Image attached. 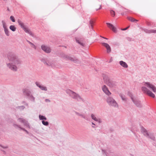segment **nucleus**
I'll list each match as a JSON object with an SVG mask.
<instances>
[{"label": "nucleus", "mask_w": 156, "mask_h": 156, "mask_svg": "<svg viewBox=\"0 0 156 156\" xmlns=\"http://www.w3.org/2000/svg\"><path fill=\"white\" fill-rule=\"evenodd\" d=\"M7 57L9 63H6L7 67L10 70L16 72L17 70V66H20L22 61L14 52H9L7 54Z\"/></svg>", "instance_id": "1"}, {"label": "nucleus", "mask_w": 156, "mask_h": 156, "mask_svg": "<svg viewBox=\"0 0 156 156\" xmlns=\"http://www.w3.org/2000/svg\"><path fill=\"white\" fill-rule=\"evenodd\" d=\"M66 92L72 98L78 101H82L83 102L84 101L83 99L79 94L70 89L67 90H66Z\"/></svg>", "instance_id": "2"}, {"label": "nucleus", "mask_w": 156, "mask_h": 156, "mask_svg": "<svg viewBox=\"0 0 156 156\" xmlns=\"http://www.w3.org/2000/svg\"><path fill=\"white\" fill-rule=\"evenodd\" d=\"M103 77L105 83L110 87H115L117 83L111 80L105 75H103Z\"/></svg>", "instance_id": "3"}, {"label": "nucleus", "mask_w": 156, "mask_h": 156, "mask_svg": "<svg viewBox=\"0 0 156 156\" xmlns=\"http://www.w3.org/2000/svg\"><path fill=\"white\" fill-rule=\"evenodd\" d=\"M107 102L110 106H112L115 107H118L117 104L115 100L112 98L109 97L107 98Z\"/></svg>", "instance_id": "4"}, {"label": "nucleus", "mask_w": 156, "mask_h": 156, "mask_svg": "<svg viewBox=\"0 0 156 156\" xmlns=\"http://www.w3.org/2000/svg\"><path fill=\"white\" fill-rule=\"evenodd\" d=\"M130 96L132 101L136 106L139 108H141L142 107L143 105L140 101L136 98L134 99L132 94Z\"/></svg>", "instance_id": "5"}, {"label": "nucleus", "mask_w": 156, "mask_h": 156, "mask_svg": "<svg viewBox=\"0 0 156 156\" xmlns=\"http://www.w3.org/2000/svg\"><path fill=\"white\" fill-rule=\"evenodd\" d=\"M141 90L144 93L146 94L152 98H155V95L146 87H141Z\"/></svg>", "instance_id": "6"}, {"label": "nucleus", "mask_w": 156, "mask_h": 156, "mask_svg": "<svg viewBox=\"0 0 156 156\" xmlns=\"http://www.w3.org/2000/svg\"><path fill=\"white\" fill-rule=\"evenodd\" d=\"M2 23L3 27L4 29V32L5 34L7 36H9V32L8 30V28H7V27L5 21L2 20Z\"/></svg>", "instance_id": "7"}, {"label": "nucleus", "mask_w": 156, "mask_h": 156, "mask_svg": "<svg viewBox=\"0 0 156 156\" xmlns=\"http://www.w3.org/2000/svg\"><path fill=\"white\" fill-rule=\"evenodd\" d=\"M62 57L65 59H66V60H70L71 61H73L74 62H77L78 60L77 59L75 60L73 58L68 55L64 54L62 55Z\"/></svg>", "instance_id": "8"}, {"label": "nucleus", "mask_w": 156, "mask_h": 156, "mask_svg": "<svg viewBox=\"0 0 156 156\" xmlns=\"http://www.w3.org/2000/svg\"><path fill=\"white\" fill-rule=\"evenodd\" d=\"M145 83V85H147L148 87L151 89L154 92H156V88L154 85L150 83L149 82H147Z\"/></svg>", "instance_id": "9"}, {"label": "nucleus", "mask_w": 156, "mask_h": 156, "mask_svg": "<svg viewBox=\"0 0 156 156\" xmlns=\"http://www.w3.org/2000/svg\"><path fill=\"white\" fill-rule=\"evenodd\" d=\"M102 45L106 48L107 52L108 53H109L111 52V48L110 45L108 44L103 42L102 43Z\"/></svg>", "instance_id": "10"}, {"label": "nucleus", "mask_w": 156, "mask_h": 156, "mask_svg": "<svg viewBox=\"0 0 156 156\" xmlns=\"http://www.w3.org/2000/svg\"><path fill=\"white\" fill-rule=\"evenodd\" d=\"M41 48L45 52L47 53H49L51 51L50 48L45 45H42L41 46Z\"/></svg>", "instance_id": "11"}, {"label": "nucleus", "mask_w": 156, "mask_h": 156, "mask_svg": "<svg viewBox=\"0 0 156 156\" xmlns=\"http://www.w3.org/2000/svg\"><path fill=\"white\" fill-rule=\"evenodd\" d=\"M102 90L103 92L108 96L110 95L111 93L109 91L105 85H104L102 87Z\"/></svg>", "instance_id": "12"}, {"label": "nucleus", "mask_w": 156, "mask_h": 156, "mask_svg": "<svg viewBox=\"0 0 156 156\" xmlns=\"http://www.w3.org/2000/svg\"><path fill=\"white\" fill-rule=\"evenodd\" d=\"M23 29L26 33H28L32 37H35V36L28 28L25 27Z\"/></svg>", "instance_id": "13"}, {"label": "nucleus", "mask_w": 156, "mask_h": 156, "mask_svg": "<svg viewBox=\"0 0 156 156\" xmlns=\"http://www.w3.org/2000/svg\"><path fill=\"white\" fill-rule=\"evenodd\" d=\"M36 86L41 89L42 90L47 91V89L46 87L44 86L41 84L40 83L37 82H36L35 83Z\"/></svg>", "instance_id": "14"}, {"label": "nucleus", "mask_w": 156, "mask_h": 156, "mask_svg": "<svg viewBox=\"0 0 156 156\" xmlns=\"http://www.w3.org/2000/svg\"><path fill=\"white\" fill-rule=\"evenodd\" d=\"M23 93L25 95H26L28 97L29 96H30L31 95V92L28 89L25 88L23 89Z\"/></svg>", "instance_id": "15"}, {"label": "nucleus", "mask_w": 156, "mask_h": 156, "mask_svg": "<svg viewBox=\"0 0 156 156\" xmlns=\"http://www.w3.org/2000/svg\"><path fill=\"white\" fill-rule=\"evenodd\" d=\"M106 24L108 27L110 28L114 32L116 33L117 32V31L115 27L113 26V25L108 23H107Z\"/></svg>", "instance_id": "16"}, {"label": "nucleus", "mask_w": 156, "mask_h": 156, "mask_svg": "<svg viewBox=\"0 0 156 156\" xmlns=\"http://www.w3.org/2000/svg\"><path fill=\"white\" fill-rule=\"evenodd\" d=\"M140 131L145 136H146L148 133L146 129H145L143 126H141Z\"/></svg>", "instance_id": "17"}, {"label": "nucleus", "mask_w": 156, "mask_h": 156, "mask_svg": "<svg viewBox=\"0 0 156 156\" xmlns=\"http://www.w3.org/2000/svg\"><path fill=\"white\" fill-rule=\"evenodd\" d=\"M143 30H144V31L146 33H148L150 34L151 33H156V30H149L148 29H143Z\"/></svg>", "instance_id": "18"}, {"label": "nucleus", "mask_w": 156, "mask_h": 156, "mask_svg": "<svg viewBox=\"0 0 156 156\" xmlns=\"http://www.w3.org/2000/svg\"><path fill=\"white\" fill-rule=\"evenodd\" d=\"M145 136L147 138H150L153 140H155V137L152 134H149L148 133Z\"/></svg>", "instance_id": "19"}, {"label": "nucleus", "mask_w": 156, "mask_h": 156, "mask_svg": "<svg viewBox=\"0 0 156 156\" xmlns=\"http://www.w3.org/2000/svg\"><path fill=\"white\" fill-rule=\"evenodd\" d=\"M120 64L122 67L125 68H127L128 67V66L126 63L122 61H121L119 62Z\"/></svg>", "instance_id": "20"}, {"label": "nucleus", "mask_w": 156, "mask_h": 156, "mask_svg": "<svg viewBox=\"0 0 156 156\" xmlns=\"http://www.w3.org/2000/svg\"><path fill=\"white\" fill-rule=\"evenodd\" d=\"M18 23L19 25L20 26L22 29H23V28L25 27L24 25V23L20 20L19 19L18 20Z\"/></svg>", "instance_id": "21"}, {"label": "nucleus", "mask_w": 156, "mask_h": 156, "mask_svg": "<svg viewBox=\"0 0 156 156\" xmlns=\"http://www.w3.org/2000/svg\"><path fill=\"white\" fill-rule=\"evenodd\" d=\"M127 18L129 20H130L132 22L136 23L138 21V20L135 19L131 17H127Z\"/></svg>", "instance_id": "22"}, {"label": "nucleus", "mask_w": 156, "mask_h": 156, "mask_svg": "<svg viewBox=\"0 0 156 156\" xmlns=\"http://www.w3.org/2000/svg\"><path fill=\"white\" fill-rule=\"evenodd\" d=\"M13 125L14 127H15L16 128H19L21 130H22L24 131H25V130H26L24 128L21 127L20 125H17L16 124H13Z\"/></svg>", "instance_id": "23"}, {"label": "nucleus", "mask_w": 156, "mask_h": 156, "mask_svg": "<svg viewBox=\"0 0 156 156\" xmlns=\"http://www.w3.org/2000/svg\"><path fill=\"white\" fill-rule=\"evenodd\" d=\"M39 118L40 120H42V121H44V120H47V118L44 116L39 115Z\"/></svg>", "instance_id": "24"}, {"label": "nucleus", "mask_w": 156, "mask_h": 156, "mask_svg": "<svg viewBox=\"0 0 156 156\" xmlns=\"http://www.w3.org/2000/svg\"><path fill=\"white\" fill-rule=\"evenodd\" d=\"M28 98L31 101L34 102H35V98L33 96L32 94L30 95V96H29V97H28Z\"/></svg>", "instance_id": "25"}, {"label": "nucleus", "mask_w": 156, "mask_h": 156, "mask_svg": "<svg viewBox=\"0 0 156 156\" xmlns=\"http://www.w3.org/2000/svg\"><path fill=\"white\" fill-rule=\"evenodd\" d=\"M10 29L13 32H14L16 30V27L14 25H11L9 27Z\"/></svg>", "instance_id": "26"}, {"label": "nucleus", "mask_w": 156, "mask_h": 156, "mask_svg": "<svg viewBox=\"0 0 156 156\" xmlns=\"http://www.w3.org/2000/svg\"><path fill=\"white\" fill-rule=\"evenodd\" d=\"M25 108V107L23 106H17L16 107V108L17 109H20V111L22 110H23Z\"/></svg>", "instance_id": "27"}, {"label": "nucleus", "mask_w": 156, "mask_h": 156, "mask_svg": "<svg viewBox=\"0 0 156 156\" xmlns=\"http://www.w3.org/2000/svg\"><path fill=\"white\" fill-rule=\"evenodd\" d=\"M76 41L77 43L83 46H84V44L80 41L79 39L76 37L75 38Z\"/></svg>", "instance_id": "28"}, {"label": "nucleus", "mask_w": 156, "mask_h": 156, "mask_svg": "<svg viewBox=\"0 0 156 156\" xmlns=\"http://www.w3.org/2000/svg\"><path fill=\"white\" fill-rule=\"evenodd\" d=\"M94 23V22L92 20H90L89 22V27L90 28L93 29V25Z\"/></svg>", "instance_id": "29"}, {"label": "nucleus", "mask_w": 156, "mask_h": 156, "mask_svg": "<svg viewBox=\"0 0 156 156\" xmlns=\"http://www.w3.org/2000/svg\"><path fill=\"white\" fill-rule=\"evenodd\" d=\"M27 41L31 45V47L32 48H34L35 49L36 48V46L35 45L32 43V42H30V41H29L28 40H27Z\"/></svg>", "instance_id": "30"}, {"label": "nucleus", "mask_w": 156, "mask_h": 156, "mask_svg": "<svg viewBox=\"0 0 156 156\" xmlns=\"http://www.w3.org/2000/svg\"><path fill=\"white\" fill-rule=\"evenodd\" d=\"M42 124L45 126H48L49 125V122L47 121H42Z\"/></svg>", "instance_id": "31"}, {"label": "nucleus", "mask_w": 156, "mask_h": 156, "mask_svg": "<svg viewBox=\"0 0 156 156\" xmlns=\"http://www.w3.org/2000/svg\"><path fill=\"white\" fill-rule=\"evenodd\" d=\"M23 123L24 124V125L26 126L27 127H30V125L28 121H25V120Z\"/></svg>", "instance_id": "32"}, {"label": "nucleus", "mask_w": 156, "mask_h": 156, "mask_svg": "<svg viewBox=\"0 0 156 156\" xmlns=\"http://www.w3.org/2000/svg\"><path fill=\"white\" fill-rule=\"evenodd\" d=\"M41 62H43L45 65L46 63L47 62V59L45 58H42L41 59Z\"/></svg>", "instance_id": "33"}, {"label": "nucleus", "mask_w": 156, "mask_h": 156, "mask_svg": "<svg viewBox=\"0 0 156 156\" xmlns=\"http://www.w3.org/2000/svg\"><path fill=\"white\" fill-rule=\"evenodd\" d=\"M91 117L92 118V119L94 120V121H97V118L95 116V115L93 114H91Z\"/></svg>", "instance_id": "34"}, {"label": "nucleus", "mask_w": 156, "mask_h": 156, "mask_svg": "<svg viewBox=\"0 0 156 156\" xmlns=\"http://www.w3.org/2000/svg\"><path fill=\"white\" fill-rule=\"evenodd\" d=\"M10 20L13 22H14L15 21V20L14 17L13 16H11L10 17Z\"/></svg>", "instance_id": "35"}, {"label": "nucleus", "mask_w": 156, "mask_h": 156, "mask_svg": "<svg viewBox=\"0 0 156 156\" xmlns=\"http://www.w3.org/2000/svg\"><path fill=\"white\" fill-rule=\"evenodd\" d=\"M110 13L112 16H115V12L114 11L112 10H110Z\"/></svg>", "instance_id": "36"}, {"label": "nucleus", "mask_w": 156, "mask_h": 156, "mask_svg": "<svg viewBox=\"0 0 156 156\" xmlns=\"http://www.w3.org/2000/svg\"><path fill=\"white\" fill-rule=\"evenodd\" d=\"M80 116H81V117H82V118H83L87 120H88V118L87 117H86L84 115H83V114H80Z\"/></svg>", "instance_id": "37"}, {"label": "nucleus", "mask_w": 156, "mask_h": 156, "mask_svg": "<svg viewBox=\"0 0 156 156\" xmlns=\"http://www.w3.org/2000/svg\"><path fill=\"white\" fill-rule=\"evenodd\" d=\"M18 120L20 122L22 123H23L24 122V121L25 120L24 119H23L21 118H19L18 119Z\"/></svg>", "instance_id": "38"}, {"label": "nucleus", "mask_w": 156, "mask_h": 156, "mask_svg": "<svg viewBox=\"0 0 156 156\" xmlns=\"http://www.w3.org/2000/svg\"><path fill=\"white\" fill-rule=\"evenodd\" d=\"M147 26H150V27H154V26L152 25V23L150 22H147Z\"/></svg>", "instance_id": "39"}, {"label": "nucleus", "mask_w": 156, "mask_h": 156, "mask_svg": "<svg viewBox=\"0 0 156 156\" xmlns=\"http://www.w3.org/2000/svg\"><path fill=\"white\" fill-rule=\"evenodd\" d=\"M126 38L127 39V41H133V39H132V38H131V37H126Z\"/></svg>", "instance_id": "40"}, {"label": "nucleus", "mask_w": 156, "mask_h": 156, "mask_svg": "<svg viewBox=\"0 0 156 156\" xmlns=\"http://www.w3.org/2000/svg\"><path fill=\"white\" fill-rule=\"evenodd\" d=\"M121 98L122 99L123 101H125L126 100V98H125V96H123L122 95H121Z\"/></svg>", "instance_id": "41"}, {"label": "nucleus", "mask_w": 156, "mask_h": 156, "mask_svg": "<svg viewBox=\"0 0 156 156\" xmlns=\"http://www.w3.org/2000/svg\"><path fill=\"white\" fill-rule=\"evenodd\" d=\"M97 120V121H96L98 122L99 123H100L102 122L101 120L100 119H98Z\"/></svg>", "instance_id": "42"}, {"label": "nucleus", "mask_w": 156, "mask_h": 156, "mask_svg": "<svg viewBox=\"0 0 156 156\" xmlns=\"http://www.w3.org/2000/svg\"><path fill=\"white\" fill-rule=\"evenodd\" d=\"M45 65H46L48 66H51V64L50 63H49L48 62H47L46 63Z\"/></svg>", "instance_id": "43"}, {"label": "nucleus", "mask_w": 156, "mask_h": 156, "mask_svg": "<svg viewBox=\"0 0 156 156\" xmlns=\"http://www.w3.org/2000/svg\"><path fill=\"white\" fill-rule=\"evenodd\" d=\"M1 147H2L3 148H4V149H5V148H8V147L7 146H2V145H1Z\"/></svg>", "instance_id": "44"}, {"label": "nucleus", "mask_w": 156, "mask_h": 156, "mask_svg": "<svg viewBox=\"0 0 156 156\" xmlns=\"http://www.w3.org/2000/svg\"><path fill=\"white\" fill-rule=\"evenodd\" d=\"M74 112L75 113V114L76 115L80 116V113H79L78 112H76V111H74Z\"/></svg>", "instance_id": "45"}, {"label": "nucleus", "mask_w": 156, "mask_h": 156, "mask_svg": "<svg viewBox=\"0 0 156 156\" xmlns=\"http://www.w3.org/2000/svg\"><path fill=\"white\" fill-rule=\"evenodd\" d=\"M45 101L46 102H50V101L49 100V99H45Z\"/></svg>", "instance_id": "46"}, {"label": "nucleus", "mask_w": 156, "mask_h": 156, "mask_svg": "<svg viewBox=\"0 0 156 156\" xmlns=\"http://www.w3.org/2000/svg\"><path fill=\"white\" fill-rule=\"evenodd\" d=\"M101 8V5H100V7L98 9H96V11H98V10L100 9Z\"/></svg>", "instance_id": "47"}, {"label": "nucleus", "mask_w": 156, "mask_h": 156, "mask_svg": "<svg viewBox=\"0 0 156 156\" xmlns=\"http://www.w3.org/2000/svg\"><path fill=\"white\" fill-rule=\"evenodd\" d=\"M112 60H113L112 58V57H111V59H110V61H109V62H111L112 61Z\"/></svg>", "instance_id": "48"}, {"label": "nucleus", "mask_w": 156, "mask_h": 156, "mask_svg": "<svg viewBox=\"0 0 156 156\" xmlns=\"http://www.w3.org/2000/svg\"><path fill=\"white\" fill-rule=\"evenodd\" d=\"M127 30V28H125L122 29V30Z\"/></svg>", "instance_id": "49"}, {"label": "nucleus", "mask_w": 156, "mask_h": 156, "mask_svg": "<svg viewBox=\"0 0 156 156\" xmlns=\"http://www.w3.org/2000/svg\"><path fill=\"white\" fill-rule=\"evenodd\" d=\"M27 134H29L28 132L26 129L25 131Z\"/></svg>", "instance_id": "50"}, {"label": "nucleus", "mask_w": 156, "mask_h": 156, "mask_svg": "<svg viewBox=\"0 0 156 156\" xmlns=\"http://www.w3.org/2000/svg\"><path fill=\"white\" fill-rule=\"evenodd\" d=\"M1 150L4 152V154H6V152H5V151L2 150Z\"/></svg>", "instance_id": "51"}, {"label": "nucleus", "mask_w": 156, "mask_h": 156, "mask_svg": "<svg viewBox=\"0 0 156 156\" xmlns=\"http://www.w3.org/2000/svg\"><path fill=\"white\" fill-rule=\"evenodd\" d=\"M22 104H24L25 103H25H26L25 101H23L22 102Z\"/></svg>", "instance_id": "52"}, {"label": "nucleus", "mask_w": 156, "mask_h": 156, "mask_svg": "<svg viewBox=\"0 0 156 156\" xmlns=\"http://www.w3.org/2000/svg\"><path fill=\"white\" fill-rule=\"evenodd\" d=\"M25 105H26V106H28V103H26L25 104Z\"/></svg>", "instance_id": "53"}, {"label": "nucleus", "mask_w": 156, "mask_h": 156, "mask_svg": "<svg viewBox=\"0 0 156 156\" xmlns=\"http://www.w3.org/2000/svg\"><path fill=\"white\" fill-rule=\"evenodd\" d=\"M91 123L92 124V125H94V126L95 125V124L94 123H93V122H92Z\"/></svg>", "instance_id": "54"}, {"label": "nucleus", "mask_w": 156, "mask_h": 156, "mask_svg": "<svg viewBox=\"0 0 156 156\" xmlns=\"http://www.w3.org/2000/svg\"><path fill=\"white\" fill-rule=\"evenodd\" d=\"M7 10L8 11H10V10L8 7L7 8Z\"/></svg>", "instance_id": "55"}, {"label": "nucleus", "mask_w": 156, "mask_h": 156, "mask_svg": "<svg viewBox=\"0 0 156 156\" xmlns=\"http://www.w3.org/2000/svg\"><path fill=\"white\" fill-rule=\"evenodd\" d=\"M102 37L103 38H104V39H107V40H108V38H106V37Z\"/></svg>", "instance_id": "56"}, {"label": "nucleus", "mask_w": 156, "mask_h": 156, "mask_svg": "<svg viewBox=\"0 0 156 156\" xmlns=\"http://www.w3.org/2000/svg\"><path fill=\"white\" fill-rule=\"evenodd\" d=\"M110 130L111 131H113V130L112 129H110Z\"/></svg>", "instance_id": "57"}, {"label": "nucleus", "mask_w": 156, "mask_h": 156, "mask_svg": "<svg viewBox=\"0 0 156 156\" xmlns=\"http://www.w3.org/2000/svg\"><path fill=\"white\" fill-rule=\"evenodd\" d=\"M130 155L131 156H134L133 155V154H130Z\"/></svg>", "instance_id": "58"}, {"label": "nucleus", "mask_w": 156, "mask_h": 156, "mask_svg": "<svg viewBox=\"0 0 156 156\" xmlns=\"http://www.w3.org/2000/svg\"><path fill=\"white\" fill-rule=\"evenodd\" d=\"M102 152H104L105 153V151L102 149Z\"/></svg>", "instance_id": "59"}, {"label": "nucleus", "mask_w": 156, "mask_h": 156, "mask_svg": "<svg viewBox=\"0 0 156 156\" xmlns=\"http://www.w3.org/2000/svg\"><path fill=\"white\" fill-rule=\"evenodd\" d=\"M130 27V26H129L128 27H126V28H127V29L129 28Z\"/></svg>", "instance_id": "60"}, {"label": "nucleus", "mask_w": 156, "mask_h": 156, "mask_svg": "<svg viewBox=\"0 0 156 156\" xmlns=\"http://www.w3.org/2000/svg\"><path fill=\"white\" fill-rule=\"evenodd\" d=\"M124 13L123 12L122 13H121V15H124Z\"/></svg>", "instance_id": "61"}, {"label": "nucleus", "mask_w": 156, "mask_h": 156, "mask_svg": "<svg viewBox=\"0 0 156 156\" xmlns=\"http://www.w3.org/2000/svg\"><path fill=\"white\" fill-rule=\"evenodd\" d=\"M92 127H93V128H94V127H95V126H92Z\"/></svg>", "instance_id": "62"}, {"label": "nucleus", "mask_w": 156, "mask_h": 156, "mask_svg": "<svg viewBox=\"0 0 156 156\" xmlns=\"http://www.w3.org/2000/svg\"><path fill=\"white\" fill-rule=\"evenodd\" d=\"M1 145L0 144V146H1Z\"/></svg>", "instance_id": "63"}]
</instances>
